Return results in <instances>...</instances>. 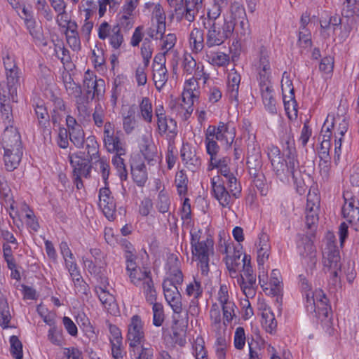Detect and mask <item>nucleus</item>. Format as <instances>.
<instances>
[{
  "label": "nucleus",
  "mask_w": 359,
  "mask_h": 359,
  "mask_svg": "<svg viewBox=\"0 0 359 359\" xmlns=\"http://www.w3.org/2000/svg\"><path fill=\"white\" fill-rule=\"evenodd\" d=\"M305 306L306 311L315 313V316L325 321L330 326L331 324L332 312L331 306L325 294L322 290H316L314 292H307L305 294Z\"/></svg>",
  "instance_id": "1"
},
{
  "label": "nucleus",
  "mask_w": 359,
  "mask_h": 359,
  "mask_svg": "<svg viewBox=\"0 0 359 359\" xmlns=\"http://www.w3.org/2000/svg\"><path fill=\"white\" fill-rule=\"evenodd\" d=\"M236 22L229 20L224 22H212L206 24L204 27L207 29L205 45L208 48L219 46L229 39L235 29Z\"/></svg>",
  "instance_id": "2"
},
{
  "label": "nucleus",
  "mask_w": 359,
  "mask_h": 359,
  "mask_svg": "<svg viewBox=\"0 0 359 359\" xmlns=\"http://www.w3.org/2000/svg\"><path fill=\"white\" fill-rule=\"evenodd\" d=\"M286 159L281 158L278 160L273 159L271 165L276 175L283 180V177L292 176V179L296 181L297 177L296 175L297 169L299 168V162L294 154V149L290 148L289 141H287Z\"/></svg>",
  "instance_id": "3"
},
{
  "label": "nucleus",
  "mask_w": 359,
  "mask_h": 359,
  "mask_svg": "<svg viewBox=\"0 0 359 359\" xmlns=\"http://www.w3.org/2000/svg\"><path fill=\"white\" fill-rule=\"evenodd\" d=\"M213 246V240L209 238H206L202 243L191 246L193 257L198 261V266L203 275H208L209 272L210 256L214 253Z\"/></svg>",
  "instance_id": "4"
},
{
  "label": "nucleus",
  "mask_w": 359,
  "mask_h": 359,
  "mask_svg": "<svg viewBox=\"0 0 359 359\" xmlns=\"http://www.w3.org/2000/svg\"><path fill=\"white\" fill-rule=\"evenodd\" d=\"M121 133L114 132V126L107 122L104 127V145L108 152L114 154L126 155V144L121 140Z\"/></svg>",
  "instance_id": "5"
},
{
  "label": "nucleus",
  "mask_w": 359,
  "mask_h": 359,
  "mask_svg": "<svg viewBox=\"0 0 359 359\" xmlns=\"http://www.w3.org/2000/svg\"><path fill=\"white\" fill-rule=\"evenodd\" d=\"M69 162L73 168L74 183L78 189L83 187L81 177L88 178L90 175L91 165L89 159L82 158L81 156L73 154L69 156Z\"/></svg>",
  "instance_id": "6"
},
{
  "label": "nucleus",
  "mask_w": 359,
  "mask_h": 359,
  "mask_svg": "<svg viewBox=\"0 0 359 359\" xmlns=\"http://www.w3.org/2000/svg\"><path fill=\"white\" fill-rule=\"evenodd\" d=\"M340 255L337 247L332 242H328L323 251L324 269L330 272L333 278H337L341 269Z\"/></svg>",
  "instance_id": "7"
},
{
  "label": "nucleus",
  "mask_w": 359,
  "mask_h": 359,
  "mask_svg": "<svg viewBox=\"0 0 359 359\" xmlns=\"http://www.w3.org/2000/svg\"><path fill=\"white\" fill-rule=\"evenodd\" d=\"M144 338L143 323L140 316L134 315L128 326L127 340L130 348H133L138 346Z\"/></svg>",
  "instance_id": "8"
},
{
  "label": "nucleus",
  "mask_w": 359,
  "mask_h": 359,
  "mask_svg": "<svg viewBox=\"0 0 359 359\" xmlns=\"http://www.w3.org/2000/svg\"><path fill=\"white\" fill-rule=\"evenodd\" d=\"M258 60L254 66L257 72V81L269 80L271 78L269 55L266 47L262 46L258 52Z\"/></svg>",
  "instance_id": "9"
},
{
  "label": "nucleus",
  "mask_w": 359,
  "mask_h": 359,
  "mask_svg": "<svg viewBox=\"0 0 359 359\" xmlns=\"http://www.w3.org/2000/svg\"><path fill=\"white\" fill-rule=\"evenodd\" d=\"M218 301L222 304L224 323H229L236 316L235 309L236 308L234 302L229 300L228 288L226 285H222L218 292Z\"/></svg>",
  "instance_id": "10"
},
{
  "label": "nucleus",
  "mask_w": 359,
  "mask_h": 359,
  "mask_svg": "<svg viewBox=\"0 0 359 359\" xmlns=\"http://www.w3.org/2000/svg\"><path fill=\"white\" fill-rule=\"evenodd\" d=\"M2 147L5 151L22 150L20 135L13 127H6L2 137Z\"/></svg>",
  "instance_id": "11"
},
{
  "label": "nucleus",
  "mask_w": 359,
  "mask_h": 359,
  "mask_svg": "<svg viewBox=\"0 0 359 359\" xmlns=\"http://www.w3.org/2000/svg\"><path fill=\"white\" fill-rule=\"evenodd\" d=\"M262 101L265 109L271 114L277 113L276 102L273 95L271 79L258 81Z\"/></svg>",
  "instance_id": "12"
},
{
  "label": "nucleus",
  "mask_w": 359,
  "mask_h": 359,
  "mask_svg": "<svg viewBox=\"0 0 359 359\" xmlns=\"http://www.w3.org/2000/svg\"><path fill=\"white\" fill-rule=\"evenodd\" d=\"M344 204L342 208L343 217L349 223H355L359 220V202L349 194H344Z\"/></svg>",
  "instance_id": "13"
},
{
  "label": "nucleus",
  "mask_w": 359,
  "mask_h": 359,
  "mask_svg": "<svg viewBox=\"0 0 359 359\" xmlns=\"http://www.w3.org/2000/svg\"><path fill=\"white\" fill-rule=\"evenodd\" d=\"M212 193L222 207H229L231 203V196L221 181L219 176L211 179Z\"/></svg>",
  "instance_id": "14"
},
{
  "label": "nucleus",
  "mask_w": 359,
  "mask_h": 359,
  "mask_svg": "<svg viewBox=\"0 0 359 359\" xmlns=\"http://www.w3.org/2000/svg\"><path fill=\"white\" fill-rule=\"evenodd\" d=\"M243 273L241 278L238 279V283L240 285L242 290L246 296L254 293V285L256 283V278L253 273V270L250 264H243Z\"/></svg>",
  "instance_id": "15"
},
{
  "label": "nucleus",
  "mask_w": 359,
  "mask_h": 359,
  "mask_svg": "<svg viewBox=\"0 0 359 359\" xmlns=\"http://www.w3.org/2000/svg\"><path fill=\"white\" fill-rule=\"evenodd\" d=\"M104 81L100 79H88L87 75L84 76L83 87L86 91L85 101L88 102V99L93 100L95 96L99 97L104 91Z\"/></svg>",
  "instance_id": "16"
},
{
  "label": "nucleus",
  "mask_w": 359,
  "mask_h": 359,
  "mask_svg": "<svg viewBox=\"0 0 359 359\" xmlns=\"http://www.w3.org/2000/svg\"><path fill=\"white\" fill-rule=\"evenodd\" d=\"M157 129L160 135H166L167 139L174 141L177 134V122L172 118L167 117L161 118L157 121Z\"/></svg>",
  "instance_id": "17"
},
{
  "label": "nucleus",
  "mask_w": 359,
  "mask_h": 359,
  "mask_svg": "<svg viewBox=\"0 0 359 359\" xmlns=\"http://www.w3.org/2000/svg\"><path fill=\"white\" fill-rule=\"evenodd\" d=\"M241 80V75L234 69H231L228 74L227 93L229 100L238 102V89Z\"/></svg>",
  "instance_id": "18"
},
{
  "label": "nucleus",
  "mask_w": 359,
  "mask_h": 359,
  "mask_svg": "<svg viewBox=\"0 0 359 359\" xmlns=\"http://www.w3.org/2000/svg\"><path fill=\"white\" fill-rule=\"evenodd\" d=\"M65 88L69 95L76 97V105L79 114L81 115L86 114L87 106L85 104V97H81L82 90L81 86L73 82L72 83H67Z\"/></svg>",
  "instance_id": "19"
},
{
  "label": "nucleus",
  "mask_w": 359,
  "mask_h": 359,
  "mask_svg": "<svg viewBox=\"0 0 359 359\" xmlns=\"http://www.w3.org/2000/svg\"><path fill=\"white\" fill-rule=\"evenodd\" d=\"M19 69H14L6 72L8 95L13 102H17V90L20 86Z\"/></svg>",
  "instance_id": "20"
},
{
  "label": "nucleus",
  "mask_w": 359,
  "mask_h": 359,
  "mask_svg": "<svg viewBox=\"0 0 359 359\" xmlns=\"http://www.w3.org/2000/svg\"><path fill=\"white\" fill-rule=\"evenodd\" d=\"M334 128V115L328 114L321 129L323 141L321 148L329 149L330 147V139L332 135V130Z\"/></svg>",
  "instance_id": "21"
},
{
  "label": "nucleus",
  "mask_w": 359,
  "mask_h": 359,
  "mask_svg": "<svg viewBox=\"0 0 359 359\" xmlns=\"http://www.w3.org/2000/svg\"><path fill=\"white\" fill-rule=\"evenodd\" d=\"M180 261L175 255L168 256L166 264L168 276H174L177 284H182L183 282V274L180 270Z\"/></svg>",
  "instance_id": "22"
},
{
  "label": "nucleus",
  "mask_w": 359,
  "mask_h": 359,
  "mask_svg": "<svg viewBox=\"0 0 359 359\" xmlns=\"http://www.w3.org/2000/svg\"><path fill=\"white\" fill-rule=\"evenodd\" d=\"M130 167L134 182L138 187H144L148 179L145 164L144 163H135L131 164Z\"/></svg>",
  "instance_id": "23"
},
{
  "label": "nucleus",
  "mask_w": 359,
  "mask_h": 359,
  "mask_svg": "<svg viewBox=\"0 0 359 359\" xmlns=\"http://www.w3.org/2000/svg\"><path fill=\"white\" fill-rule=\"evenodd\" d=\"M189 43L193 52H201L205 45L203 30L198 28L193 29L189 35Z\"/></svg>",
  "instance_id": "24"
},
{
  "label": "nucleus",
  "mask_w": 359,
  "mask_h": 359,
  "mask_svg": "<svg viewBox=\"0 0 359 359\" xmlns=\"http://www.w3.org/2000/svg\"><path fill=\"white\" fill-rule=\"evenodd\" d=\"M22 156V150L5 151L4 155V165L6 170L13 171L18 168Z\"/></svg>",
  "instance_id": "25"
},
{
  "label": "nucleus",
  "mask_w": 359,
  "mask_h": 359,
  "mask_svg": "<svg viewBox=\"0 0 359 359\" xmlns=\"http://www.w3.org/2000/svg\"><path fill=\"white\" fill-rule=\"evenodd\" d=\"M182 67L184 73H185L187 76L195 75V72L197 71L202 72L203 69V66H201V69H199V65H197L195 59L189 53H185L184 55Z\"/></svg>",
  "instance_id": "26"
},
{
  "label": "nucleus",
  "mask_w": 359,
  "mask_h": 359,
  "mask_svg": "<svg viewBox=\"0 0 359 359\" xmlns=\"http://www.w3.org/2000/svg\"><path fill=\"white\" fill-rule=\"evenodd\" d=\"M213 128L206 130L205 133V146L207 153L211 156V162L215 161L216 156L219 150V147L217 143V140L212 137Z\"/></svg>",
  "instance_id": "27"
},
{
  "label": "nucleus",
  "mask_w": 359,
  "mask_h": 359,
  "mask_svg": "<svg viewBox=\"0 0 359 359\" xmlns=\"http://www.w3.org/2000/svg\"><path fill=\"white\" fill-rule=\"evenodd\" d=\"M141 285L147 302L149 304L156 302L157 292L152 278H146V282H143Z\"/></svg>",
  "instance_id": "28"
},
{
  "label": "nucleus",
  "mask_w": 359,
  "mask_h": 359,
  "mask_svg": "<svg viewBox=\"0 0 359 359\" xmlns=\"http://www.w3.org/2000/svg\"><path fill=\"white\" fill-rule=\"evenodd\" d=\"M129 278L131 283L137 286L142 284L143 282H146V278H151V273L147 269L138 267L129 273Z\"/></svg>",
  "instance_id": "29"
},
{
  "label": "nucleus",
  "mask_w": 359,
  "mask_h": 359,
  "mask_svg": "<svg viewBox=\"0 0 359 359\" xmlns=\"http://www.w3.org/2000/svg\"><path fill=\"white\" fill-rule=\"evenodd\" d=\"M247 166L250 175H257L262 172V161L261 154L248 155L247 157Z\"/></svg>",
  "instance_id": "30"
},
{
  "label": "nucleus",
  "mask_w": 359,
  "mask_h": 359,
  "mask_svg": "<svg viewBox=\"0 0 359 359\" xmlns=\"http://www.w3.org/2000/svg\"><path fill=\"white\" fill-rule=\"evenodd\" d=\"M87 156L90 161L99 159V145L95 136H89L86 140Z\"/></svg>",
  "instance_id": "31"
},
{
  "label": "nucleus",
  "mask_w": 359,
  "mask_h": 359,
  "mask_svg": "<svg viewBox=\"0 0 359 359\" xmlns=\"http://www.w3.org/2000/svg\"><path fill=\"white\" fill-rule=\"evenodd\" d=\"M135 107L132 105L128 108L126 115H123V125L126 133H130L135 128L136 121L135 118Z\"/></svg>",
  "instance_id": "32"
},
{
  "label": "nucleus",
  "mask_w": 359,
  "mask_h": 359,
  "mask_svg": "<svg viewBox=\"0 0 359 359\" xmlns=\"http://www.w3.org/2000/svg\"><path fill=\"white\" fill-rule=\"evenodd\" d=\"M223 4L214 1V4L212 5L211 8H209L208 12V20L206 24L212 23V22H224L229 21L226 18H221L220 15L222 12V8Z\"/></svg>",
  "instance_id": "33"
},
{
  "label": "nucleus",
  "mask_w": 359,
  "mask_h": 359,
  "mask_svg": "<svg viewBox=\"0 0 359 359\" xmlns=\"http://www.w3.org/2000/svg\"><path fill=\"white\" fill-rule=\"evenodd\" d=\"M141 116L144 121L151 123L153 118L152 104L149 97H143L140 104Z\"/></svg>",
  "instance_id": "34"
},
{
  "label": "nucleus",
  "mask_w": 359,
  "mask_h": 359,
  "mask_svg": "<svg viewBox=\"0 0 359 359\" xmlns=\"http://www.w3.org/2000/svg\"><path fill=\"white\" fill-rule=\"evenodd\" d=\"M262 325L268 332L272 333L277 327V322L273 313L269 309H264L262 313Z\"/></svg>",
  "instance_id": "35"
},
{
  "label": "nucleus",
  "mask_w": 359,
  "mask_h": 359,
  "mask_svg": "<svg viewBox=\"0 0 359 359\" xmlns=\"http://www.w3.org/2000/svg\"><path fill=\"white\" fill-rule=\"evenodd\" d=\"M69 133V140L77 148H82L85 142V134L82 126L77 127Z\"/></svg>",
  "instance_id": "36"
},
{
  "label": "nucleus",
  "mask_w": 359,
  "mask_h": 359,
  "mask_svg": "<svg viewBox=\"0 0 359 359\" xmlns=\"http://www.w3.org/2000/svg\"><path fill=\"white\" fill-rule=\"evenodd\" d=\"M151 305H152L153 324L156 327H160L165 320L163 306L161 303L158 302H154L151 304Z\"/></svg>",
  "instance_id": "37"
},
{
  "label": "nucleus",
  "mask_w": 359,
  "mask_h": 359,
  "mask_svg": "<svg viewBox=\"0 0 359 359\" xmlns=\"http://www.w3.org/2000/svg\"><path fill=\"white\" fill-rule=\"evenodd\" d=\"M236 32L239 41H245L250 38V29L249 22L244 17H242V20L236 29Z\"/></svg>",
  "instance_id": "38"
},
{
  "label": "nucleus",
  "mask_w": 359,
  "mask_h": 359,
  "mask_svg": "<svg viewBox=\"0 0 359 359\" xmlns=\"http://www.w3.org/2000/svg\"><path fill=\"white\" fill-rule=\"evenodd\" d=\"M175 182L179 194L185 195L187 192L188 177L183 170L176 173Z\"/></svg>",
  "instance_id": "39"
},
{
  "label": "nucleus",
  "mask_w": 359,
  "mask_h": 359,
  "mask_svg": "<svg viewBox=\"0 0 359 359\" xmlns=\"http://www.w3.org/2000/svg\"><path fill=\"white\" fill-rule=\"evenodd\" d=\"M35 114L38 118L39 124L41 127L46 128L47 124L49 125L50 116L45 106L43 104H36L35 109Z\"/></svg>",
  "instance_id": "40"
},
{
  "label": "nucleus",
  "mask_w": 359,
  "mask_h": 359,
  "mask_svg": "<svg viewBox=\"0 0 359 359\" xmlns=\"http://www.w3.org/2000/svg\"><path fill=\"white\" fill-rule=\"evenodd\" d=\"M11 355L15 359H22L23 358L22 344L17 336L13 335L10 337Z\"/></svg>",
  "instance_id": "41"
},
{
  "label": "nucleus",
  "mask_w": 359,
  "mask_h": 359,
  "mask_svg": "<svg viewBox=\"0 0 359 359\" xmlns=\"http://www.w3.org/2000/svg\"><path fill=\"white\" fill-rule=\"evenodd\" d=\"M168 79V74L167 69H156V72H153V80L156 88L160 90L165 85Z\"/></svg>",
  "instance_id": "42"
},
{
  "label": "nucleus",
  "mask_w": 359,
  "mask_h": 359,
  "mask_svg": "<svg viewBox=\"0 0 359 359\" xmlns=\"http://www.w3.org/2000/svg\"><path fill=\"white\" fill-rule=\"evenodd\" d=\"M123 155L114 154L112 158V164L115 166L117 170L118 174L122 180L127 179V170L124 163V159L123 158Z\"/></svg>",
  "instance_id": "43"
},
{
  "label": "nucleus",
  "mask_w": 359,
  "mask_h": 359,
  "mask_svg": "<svg viewBox=\"0 0 359 359\" xmlns=\"http://www.w3.org/2000/svg\"><path fill=\"white\" fill-rule=\"evenodd\" d=\"M203 290L200 281L194 280L187 285L186 293L189 297H193V299H198L203 294Z\"/></svg>",
  "instance_id": "44"
},
{
  "label": "nucleus",
  "mask_w": 359,
  "mask_h": 359,
  "mask_svg": "<svg viewBox=\"0 0 359 359\" xmlns=\"http://www.w3.org/2000/svg\"><path fill=\"white\" fill-rule=\"evenodd\" d=\"M110 44L114 49H118L123 42V36L121 34L118 25L113 27L109 35Z\"/></svg>",
  "instance_id": "45"
},
{
  "label": "nucleus",
  "mask_w": 359,
  "mask_h": 359,
  "mask_svg": "<svg viewBox=\"0 0 359 359\" xmlns=\"http://www.w3.org/2000/svg\"><path fill=\"white\" fill-rule=\"evenodd\" d=\"M208 58L210 64L218 67H224L229 62V56L222 52L211 53Z\"/></svg>",
  "instance_id": "46"
},
{
  "label": "nucleus",
  "mask_w": 359,
  "mask_h": 359,
  "mask_svg": "<svg viewBox=\"0 0 359 359\" xmlns=\"http://www.w3.org/2000/svg\"><path fill=\"white\" fill-rule=\"evenodd\" d=\"M224 177L226 178V180L227 182L229 192L236 198H238L241 192V188L240 184L237 182L236 177L234 176L233 173Z\"/></svg>",
  "instance_id": "47"
},
{
  "label": "nucleus",
  "mask_w": 359,
  "mask_h": 359,
  "mask_svg": "<svg viewBox=\"0 0 359 359\" xmlns=\"http://www.w3.org/2000/svg\"><path fill=\"white\" fill-rule=\"evenodd\" d=\"M255 187L259 191L262 196H266L268 193V187L266 184V179L262 172H258L257 175H251Z\"/></svg>",
  "instance_id": "48"
},
{
  "label": "nucleus",
  "mask_w": 359,
  "mask_h": 359,
  "mask_svg": "<svg viewBox=\"0 0 359 359\" xmlns=\"http://www.w3.org/2000/svg\"><path fill=\"white\" fill-rule=\"evenodd\" d=\"M140 151L149 163L153 161L154 158L156 156V148L154 145L149 143L147 140L144 141V144L140 148Z\"/></svg>",
  "instance_id": "49"
},
{
  "label": "nucleus",
  "mask_w": 359,
  "mask_h": 359,
  "mask_svg": "<svg viewBox=\"0 0 359 359\" xmlns=\"http://www.w3.org/2000/svg\"><path fill=\"white\" fill-rule=\"evenodd\" d=\"M55 52L57 54V57L60 60L61 62L69 67L72 65V59L69 55V51L64 46H60L55 44Z\"/></svg>",
  "instance_id": "50"
},
{
  "label": "nucleus",
  "mask_w": 359,
  "mask_h": 359,
  "mask_svg": "<svg viewBox=\"0 0 359 359\" xmlns=\"http://www.w3.org/2000/svg\"><path fill=\"white\" fill-rule=\"evenodd\" d=\"M99 205L102 210L104 215L109 220L112 221L115 219L116 203L114 201H110L109 203H105L104 201L100 202Z\"/></svg>",
  "instance_id": "51"
},
{
  "label": "nucleus",
  "mask_w": 359,
  "mask_h": 359,
  "mask_svg": "<svg viewBox=\"0 0 359 359\" xmlns=\"http://www.w3.org/2000/svg\"><path fill=\"white\" fill-rule=\"evenodd\" d=\"M141 55L143 58L144 65L148 66L152 56V48L150 45V40L147 38L144 39L142 45Z\"/></svg>",
  "instance_id": "52"
},
{
  "label": "nucleus",
  "mask_w": 359,
  "mask_h": 359,
  "mask_svg": "<svg viewBox=\"0 0 359 359\" xmlns=\"http://www.w3.org/2000/svg\"><path fill=\"white\" fill-rule=\"evenodd\" d=\"M211 128H213L212 137L219 141L223 140L224 138H226L225 133L228 131V128L226 124L220 122L217 128L214 126H209L207 130H209Z\"/></svg>",
  "instance_id": "53"
},
{
  "label": "nucleus",
  "mask_w": 359,
  "mask_h": 359,
  "mask_svg": "<svg viewBox=\"0 0 359 359\" xmlns=\"http://www.w3.org/2000/svg\"><path fill=\"white\" fill-rule=\"evenodd\" d=\"M48 339L50 340V341L57 346H61L62 338V334L58 330L57 327L55 325H53L50 327V330H48Z\"/></svg>",
  "instance_id": "54"
},
{
  "label": "nucleus",
  "mask_w": 359,
  "mask_h": 359,
  "mask_svg": "<svg viewBox=\"0 0 359 359\" xmlns=\"http://www.w3.org/2000/svg\"><path fill=\"white\" fill-rule=\"evenodd\" d=\"M245 330L242 327L236 328L234 334V346L237 349H242L245 346Z\"/></svg>",
  "instance_id": "55"
},
{
  "label": "nucleus",
  "mask_w": 359,
  "mask_h": 359,
  "mask_svg": "<svg viewBox=\"0 0 359 359\" xmlns=\"http://www.w3.org/2000/svg\"><path fill=\"white\" fill-rule=\"evenodd\" d=\"M229 162H230V158H227V157L223 158L219 160H217V158H215V167L216 168L219 169L220 174L222 175H223L224 177H226V176L231 174V172H230V170L228 167V164L229 163Z\"/></svg>",
  "instance_id": "56"
},
{
  "label": "nucleus",
  "mask_w": 359,
  "mask_h": 359,
  "mask_svg": "<svg viewBox=\"0 0 359 359\" xmlns=\"http://www.w3.org/2000/svg\"><path fill=\"white\" fill-rule=\"evenodd\" d=\"M338 124L337 126V133L338 135L341 137V139L343 138V136L345 135V133L348 130V123L346 118L345 116H340L337 115V116H334V125Z\"/></svg>",
  "instance_id": "57"
},
{
  "label": "nucleus",
  "mask_w": 359,
  "mask_h": 359,
  "mask_svg": "<svg viewBox=\"0 0 359 359\" xmlns=\"http://www.w3.org/2000/svg\"><path fill=\"white\" fill-rule=\"evenodd\" d=\"M210 317L212 323L217 327L220 328L221 313L220 309L217 304H213L210 310Z\"/></svg>",
  "instance_id": "58"
},
{
  "label": "nucleus",
  "mask_w": 359,
  "mask_h": 359,
  "mask_svg": "<svg viewBox=\"0 0 359 359\" xmlns=\"http://www.w3.org/2000/svg\"><path fill=\"white\" fill-rule=\"evenodd\" d=\"M319 198L316 194H309L307 196L306 212L318 211Z\"/></svg>",
  "instance_id": "59"
},
{
  "label": "nucleus",
  "mask_w": 359,
  "mask_h": 359,
  "mask_svg": "<svg viewBox=\"0 0 359 359\" xmlns=\"http://www.w3.org/2000/svg\"><path fill=\"white\" fill-rule=\"evenodd\" d=\"M334 67V58L331 56L324 57L319 65V69L328 74L332 72Z\"/></svg>",
  "instance_id": "60"
},
{
  "label": "nucleus",
  "mask_w": 359,
  "mask_h": 359,
  "mask_svg": "<svg viewBox=\"0 0 359 359\" xmlns=\"http://www.w3.org/2000/svg\"><path fill=\"white\" fill-rule=\"evenodd\" d=\"M186 1V8L184 15V18L187 20L189 22H193L195 19V11L194 8L196 10L198 9L200 6L195 5V4L189 1V0H185Z\"/></svg>",
  "instance_id": "61"
},
{
  "label": "nucleus",
  "mask_w": 359,
  "mask_h": 359,
  "mask_svg": "<svg viewBox=\"0 0 359 359\" xmlns=\"http://www.w3.org/2000/svg\"><path fill=\"white\" fill-rule=\"evenodd\" d=\"M299 45L302 48H309L311 46V34L307 30H301L299 34Z\"/></svg>",
  "instance_id": "62"
},
{
  "label": "nucleus",
  "mask_w": 359,
  "mask_h": 359,
  "mask_svg": "<svg viewBox=\"0 0 359 359\" xmlns=\"http://www.w3.org/2000/svg\"><path fill=\"white\" fill-rule=\"evenodd\" d=\"M148 66H139L135 71V79L138 86H144L147 82L145 70Z\"/></svg>",
  "instance_id": "63"
},
{
  "label": "nucleus",
  "mask_w": 359,
  "mask_h": 359,
  "mask_svg": "<svg viewBox=\"0 0 359 359\" xmlns=\"http://www.w3.org/2000/svg\"><path fill=\"white\" fill-rule=\"evenodd\" d=\"M198 98V95L196 93H194L191 91V89L189 88L188 90H184L182 94V100L183 105H189V104H194V100H196Z\"/></svg>",
  "instance_id": "64"
}]
</instances>
